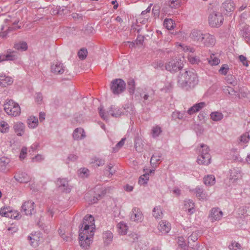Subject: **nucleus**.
Listing matches in <instances>:
<instances>
[{"label":"nucleus","mask_w":250,"mask_h":250,"mask_svg":"<svg viewBox=\"0 0 250 250\" xmlns=\"http://www.w3.org/2000/svg\"><path fill=\"white\" fill-rule=\"evenodd\" d=\"M198 83L197 74L193 70L181 72L178 78V83L182 88L188 90L193 88Z\"/></svg>","instance_id":"nucleus-1"},{"label":"nucleus","mask_w":250,"mask_h":250,"mask_svg":"<svg viewBox=\"0 0 250 250\" xmlns=\"http://www.w3.org/2000/svg\"><path fill=\"white\" fill-rule=\"evenodd\" d=\"M4 110L9 116H19L21 112L19 104L12 100H7L4 104Z\"/></svg>","instance_id":"nucleus-2"},{"label":"nucleus","mask_w":250,"mask_h":250,"mask_svg":"<svg viewBox=\"0 0 250 250\" xmlns=\"http://www.w3.org/2000/svg\"><path fill=\"white\" fill-rule=\"evenodd\" d=\"M95 229V225L94 217L91 215H85L81 224V228L79 231L91 233V232H94Z\"/></svg>","instance_id":"nucleus-3"},{"label":"nucleus","mask_w":250,"mask_h":250,"mask_svg":"<svg viewBox=\"0 0 250 250\" xmlns=\"http://www.w3.org/2000/svg\"><path fill=\"white\" fill-rule=\"evenodd\" d=\"M100 116L104 120H108L107 115L110 114L112 117H118L124 114L122 109H119L118 107L111 106L107 112L103 110V106L101 105L98 108Z\"/></svg>","instance_id":"nucleus-4"},{"label":"nucleus","mask_w":250,"mask_h":250,"mask_svg":"<svg viewBox=\"0 0 250 250\" xmlns=\"http://www.w3.org/2000/svg\"><path fill=\"white\" fill-rule=\"evenodd\" d=\"M202 150L201 154L197 158V162L199 164L208 165L210 163V156L209 154V147L206 145L201 144Z\"/></svg>","instance_id":"nucleus-5"},{"label":"nucleus","mask_w":250,"mask_h":250,"mask_svg":"<svg viewBox=\"0 0 250 250\" xmlns=\"http://www.w3.org/2000/svg\"><path fill=\"white\" fill-rule=\"evenodd\" d=\"M94 232L90 233L79 231V242L81 247L84 249H87L93 241Z\"/></svg>","instance_id":"nucleus-6"},{"label":"nucleus","mask_w":250,"mask_h":250,"mask_svg":"<svg viewBox=\"0 0 250 250\" xmlns=\"http://www.w3.org/2000/svg\"><path fill=\"white\" fill-rule=\"evenodd\" d=\"M125 83L122 79H116L112 81L110 88L114 94L119 95L125 90Z\"/></svg>","instance_id":"nucleus-7"},{"label":"nucleus","mask_w":250,"mask_h":250,"mask_svg":"<svg viewBox=\"0 0 250 250\" xmlns=\"http://www.w3.org/2000/svg\"><path fill=\"white\" fill-rule=\"evenodd\" d=\"M183 63L181 60L176 58L173 59L166 64L165 68L167 71L171 72H175L183 68Z\"/></svg>","instance_id":"nucleus-8"},{"label":"nucleus","mask_w":250,"mask_h":250,"mask_svg":"<svg viewBox=\"0 0 250 250\" xmlns=\"http://www.w3.org/2000/svg\"><path fill=\"white\" fill-rule=\"evenodd\" d=\"M56 186L58 189L62 192L69 193L71 190L68 181L66 178H59L56 181Z\"/></svg>","instance_id":"nucleus-9"},{"label":"nucleus","mask_w":250,"mask_h":250,"mask_svg":"<svg viewBox=\"0 0 250 250\" xmlns=\"http://www.w3.org/2000/svg\"><path fill=\"white\" fill-rule=\"evenodd\" d=\"M243 175V173L240 168L234 167L229 170L228 177L231 182L235 183L241 179Z\"/></svg>","instance_id":"nucleus-10"},{"label":"nucleus","mask_w":250,"mask_h":250,"mask_svg":"<svg viewBox=\"0 0 250 250\" xmlns=\"http://www.w3.org/2000/svg\"><path fill=\"white\" fill-rule=\"evenodd\" d=\"M21 208V211L27 215H31L35 212L34 202L30 200L24 202Z\"/></svg>","instance_id":"nucleus-11"},{"label":"nucleus","mask_w":250,"mask_h":250,"mask_svg":"<svg viewBox=\"0 0 250 250\" xmlns=\"http://www.w3.org/2000/svg\"><path fill=\"white\" fill-rule=\"evenodd\" d=\"M130 218L132 221L141 222L143 220L144 216L141 209L136 207L133 208L130 213Z\"/></svg>","instance_id":"nucleus-12"},{"label":"nucleus","mask_w":250,"mask_h":250,"mask_svg":"<svg viewBox=\"0 0 250 250\" xmlns=\"http://www.w3.org/2000/svg\"><path fill=\"white\" fill-rule=\"evenodd\" d=\"M41 234L39 232H35L31 233L28 236V239L30 241V245L34 248L37 247L41 241Z\"/></svg>","instance_id":"nucleus-13"},{"label":"nucleus","mask_w":250,"mask_h":250,"mask_svg":"<svg viewBox=\"0 0 250 250\" xmlns=\"http://www.w3.org/2000/svg\"><path fill=\"white\" fill-rule=\"evenodd\" d=\"M216 42V40L214 36L208 33H205L204 39L202 40V43L207 47H212Z\"/></svg>","instance_id":"nucleus-14"},{"label":"nucleus","mask_w":250,"mask_h":250,"mask_svg":"<svg viewBox=\"0 0 250 250\" xmlns=\"http://www.w3.org/2000/svg\"><path fill=\"white\" fill-rule=\"evenodd\" d=\"M17 52L8 50L6 54L0 55V62L4 61H14L18 58Z\"/></svg>","instance_id":"nucleus-15"},{"label":"nucleus","mask_w":250,"mask_h":250,"mask_svg":"<svg viewBox=\"0 0 250 250\" xmlns=\"http://www.w3.org/2000/svg\"><path fill=\"white\" fill-rule=\"evenodd\" d=\"M14 178L17 182L21 183H26L30 180V176L27 173L22 171L16 172Z\"/></svg>","instance_id":"nucleus-16"},{"label":"nucleus","mask_w":250,"mask_h":250,"mask_svg":"<svg viewBox=\"0 0 250 250\" xmlns=\"http://www.w3.org/2000/svg\"><path fill=\"white\" fill-rule=\"evenodd\" d=\"M13 129L17 136H22L25 133V125L21 122H17L14 123L13 125Z\"/></svg>","instance_id":"nucleus-17"},{"label":"nucleus","mask_w":250,"mask_h":250,"mask_svg":"<svg viewBox=\"0 0 250 250\" xmlns=\"http://www.w3.org/2000/svg\"><path fill=\"white\" fill-rule=\"evenodd\" d=\"M208 23L211 27H218L220 26L224 21L223 17H209Z\"/></svg>","instance_id":"nucleus-18"},{"label":"nucleus","mask_w":250,"mask_h":250,"mask_svg":"<svg viewBox=\"0 0 250 250\" xmlns=\"http://www.w3.org/2000/svg\"><path fill=\"white\" fill-rule=\"evenodd\" d=\"M223 216V212L218 208H213L210 210L209 218L212 222L220 220Z\"/></svg>","instance_id":"nucleus-19"},{"label":"nucleus","mask_w":250,"mask_h":250,"mask_svg":"<svg viewBox=\"0 0 250 250\" xmlns=\"http://www.w3.org/2000/svg\"><path fill=\"white\" fill-rule=\"evenodd\" d=\"M11 167V165L9 158L5 157L0 158V171L6 172L8 171Z\"/></svg>","instance_id":"nucleus-20"},{"label":"nucleus","mask_w":250,"mask_h":250,"mask_svg":"<svg viewBox=\"0 0 250 250\" xmlns=\"http://www.w3.org/2000/svg\"><path fill=\"white\" fill-rule=\"evenodd\" d=\"M183 209L189 214H193L195 212L194 203L192 200H185Z\"/></svg>","instance_id":"nucleus-21"},{"label":"nucleus","mask_w":250,"mask_h":250,"mask_svg":"<svg viewBox=\"0 0 250 250\" xmlns=\"http://www.w3.org/2000/svg\"><path fill=\"white\" fill-rule=\"evenodd\" d=\"M73 138L76 141L82 140L86 137L84 129L82 127H78L74 129L72 134Z\"/></svg>","instance_id":"nucleus-22"},{"label":"nucleus","mask_w":250,"mask_h":250,"mask_svg":"<svg viewBox=\"0 0 250 250\" xmlns=\"http://www.w3.org/2000/svg\"><path fill=\"white\" fill-rule=\"evenodd\" d=\"M206 106V103L204 102H200L194 104L188 110L187 113L189 115H192L204 108Z\"/></svg>","instance_id":"nucleus-23"},{"label":"nucleus","mask_w":250,"mask_h":250,"mask_svg":"<svg viewBox=\"0 0 250 250\" xmlns=\"http://www.w3.org/2000/svg\"><path fill=\"white\" fill-rule=\"evenodd\" d=\"M221 8L223 11L226 12L225 14H227L234 11L235 9V5L232 1L227 0L223 3Z\"/></svg>","instance_id":"nucleus-24"},{"label":"nucleus","mask_w":250,"mask_h":250,"mask_svg":"<svg viewBox=\"0 0 250 250\" xmlns=\"http://www.w3.org/2000/svg\"><path fill=\"white\" fill-rule=\"evenodd\" d=\"M51 71L55 74H62L64 71L63 64L60 62H55L51 65Z\"/></svg>","instance_id":"nucleus-25"},{"label":"nucleus","mask_w":250,"mask_h":250,"mask_svg":"<svg viewBox=\"0 0 250 250\" xmlns=\"http://www.w3.org/2000/svg\"><path fill=\"white\" fill-rule=\"evenodd\" d=\"M204 35L205 33L200 30H194L190 33V36L193 40L202 42Z\"/></svg>","instance_id":"nucleus-26"},{"label":"nucleus","mask_w":250,"mask_h":250,"mask_svg":"<svg viewBox=\"0 0 250 250\" xmlns=\"http://www.w3.org/2000/svg\"><path fill=\"white\" fill-rule=\"evenodd\" d=\"M170 224L166 221H161L158 226V229L163 234L168 233L170 230Z\"/></svg>","instance_id":"nucleus-27"},{"label":"nucleus","mask_w":250,"mask_h":250,"mask_svg":"<svg viewBox=\"0 0 250 250\" xmlns=\"http://www.w3.org/2000/svg\"><path fill=\"white\" fill-rule=\"evenodd\" d=\"M28 127L30 129H35L39 125V119L37 117L30 116L27 119Z\"/></svg>","instance_id":"nucleus-28"},{"label":"nucleus","mask_w":250,"mask_h":250,"mask_svg":"<svg viewBox=\"0 0 250 250\" xmlns=\"http://www.w3.org/2000/svg\"><path fill=\"white\" fill-rule=\"evenodd\" d=\"M13 82L12 78L2 74H0V86L5 87L12 84Z\"/></svg>","instance_id":"nucleus-29"},{"label":"nucleus","mask_w":250,"mask_h":250,"mask_svg":"<svg viewBox=\"0 0 250 250\" xmlns=\"http://www.w3.org/2000/svg\"><path fill=\"white\" fill-rule=\"evenodd\" d=\"M194 192L199 200H206L208 198L207 193L202 188L197 187L194 189Z\"/></svg>","instance_id":"nucleus-30"},{"label":"nucleus","mask_w":250,"mask_h":250,"mask_svg":"<svg viewBox=\"0 0 250 250\" xmlns=\"http://www.w3.org/2000/svg\"><path fill=\"white\" fill-rule=\"evenodd\" d=\"M9 19H5V21L6 22L8 21L10 22L9 25H11L12 28L16 29H19L21 27V23H20V25H17V24L19 22V20L17 19V17H8Z\"/></svg>","instance_id":"nucleus-31"},{"label":"nucleus","mask_w":250,"mask_h":250,"mask_svg":"<svg viewBox=\"0 0 250 250\" xmlns=\"http://www.w3.org/2000/svg\"><path fill=\"white\" fill-rule=\"evenodd\" d=\"M134 145L136 150L139 152H141L143 150L144 144L141 137L136 136L134 140Z\"/></svg>","instance_id":"nucleus-32"},{"label":"nucleus","mask_w":250,"mask_h":250,"mask_svg":"<svg viewBox=\"0 0 250 250\" xmlns=\"http://www.w3.org/2000/svg\"><path fill=\"white\" fill-rule=\"evenodd\" d=\"M118 231L121 235L126 234L128 227L127 224L123 221L120 222L117 226Z\"/></svg>","instance_id":"nucleus-33"},{"label":"nucleus","mask_w":250,"mask_h":250,"mask_svg":"<svg viewBox=\"0 0 250 250\" xmlns=\"http://www.w3.org/2000/svg\"><path fill=\"white\" fill-rule=\"evenodd\" d=\"M210 119L214 122H218L222 120L224 118L223 113L219 111H213L210 114Z\"/></svg>","instance_id":"nucleus-34"},{"label":"nucleus","mask_w":250,"mask_h":250,"mask_svg":"<svg viewBox=\"0 0 250 250\" xmlns=\"http://www.w3.org/2000/svg\"><path fill=\"white\" fill-rule=\"evenodd\" d=\"M105 159L101 157H94L92 158L91 163L96 167H101L105 164Z\"/></svg>","instance_id":"nucleus-35"},{"label":"nucleus","mask_w":250,"mask_h":250,"mask_svg":"<svg viewBox=\"0 0 250 250\" xmlns=\"http://www.w3.org/2000/svg\"><path fill=\"white\" fill-rule=\"evenodd\" d=\"M204 183L207 186H212L215 183V178L213 175H208L204 178Z\"/></svg>","instance_id":"nucleus-36"},{"label":"nucleus","mask_w":250,"mask_h":250,"mask_svg":"<svg viewBox=\"0 0 250 250\" xmlns=\"http://www.w3.org/2000/svg\"><path fill=\"white\" fill-rule=\"evenodd\" d=\"M113 234L110 231H106L103 233V239L105 245L109 244L113 240Z\"/></svg>","instance_id":"nucleus-37"},{"label":"nucleus","mask_w":250,"mask_h":250,"mask_svg":"<svg viewBox=\"0 0 250 250\" xmlns=\"http://www.w3.org/2000/svg\"><path fill=\"white\" fill-rule=\"evenodd\" d=\"M15 49L20 51H25L28 49V45L25 42H20L14 44Z\"/></svg>","instance_id":"nucleus-38"},{"label":"nucleus","mask_w":250,"mask_h":250,"mask_svg":"<svg viewBox=\"0 0 250 250\" xmlns=\"http://www.w3.org/2000/svg\"><path fill=\"white\" fill-rule=\"evenodd\" d=\"M122 111L124 113V114L126 115L133 114L134 107L131 104H125L124 108L122 109Z\"/></svg>","instance_id":"nucleus-39"},{"label":"nucleus","mask_w":250,"mask_h":250,"mask_svg":"<svg viewBox=\"0 0 250 250\" xmlns=\"http://www.w3.org/2000/svg\"><path fill=\"white\" fill-rule=\"evenodd\" d=\"M141 97L143 99V104L145 105L149 104L153 100V96L149 95L148 93L145 94L144 95L141 94Z\"/></svg>","instance_id":"nucleus-40"},{"label":"nucleus","mask_w":250,"mask_h":250,"mask_svg":"<svg viewBox=\"0 0 250 250\" xmlns=\"http://www.w3.org/2000/svg\"><path fill=\"white\" fill-rule=\"evenodd\" d=\"M223 92L226 95H229L231 96H234L236 95V92L234 89L230 86H224L222 87Z\"/></svg>","instance_id":"nucleus-41"},{"label":"nucleus","mask_w":250,"mask_h":250,"mask_svg":"<svg viewBox=\"0 0 250 250\" xmlns=\"http://www.w3.org/2000/svg\"><path fill=\"white\" fill-rule=\"evenodd\" d=\"M79 177L82 178L87 177L89 175V170L85 167L80 168L77 172Z\"/></svg>","instance_id":"nucleus-42"},{"label":"nucleus","mask_w":250,"mask_h":250,"mask_svg":"<svg viewBox=\"0 0 250 250\" xmlns=\"http://www.w3.org/2000/svg\"><path fill=\"white\" fill-rule=\"evenodd\" d=\"M153 216L156 219H161L163 216L162 208L160 206H157L153 208Z\"/></svg>","instance_id":"nucleus-43"},{"label":"nucleus","mask_w":250,"mask_h":250,"mask_svg":"<svg viewBox=\"0 0 250 250\" xmlns=\"http://www.w3.org/2000/svg\"><path fill=\"white\" fill-rule=\"evenodd\" d=\"M9 125L8 124L4 121H0V132L2 133H6L9 131Z\"/></svg>","instance_id":"nucleus-44"},{"label":"nucleus","mask_w":250,"mask_h":250,"mask_svg":"<svg viewBox=\"0 0 250 250\" xmlns=\"http://www.w3.org/2000/svg\"><path fill=\"white\" fill-rule=\"evenodd\" d=\"M162 157V154L160 152L155 153L152 155L150 159V163L152 165H155L160 161Z\"/></svg>","instance_id":"nucleus-45"},{"label":"nucleus","mask_w":250,"mask_h":250,"mask_svg":"<svg viewBox=\"0 0 250 250\" xmlns=\"http://www.w3.org/2000/svg\"><path fill=\"white\" fill-rule=\"evenodd\" d=\"M249 26L246 25L244 27L245 30H243L242 32V36L248 43L250 42V34L249 32Z\"/></svg>","instance_id":"nucleus-46"},{"label":"nucleus","mask_w":250,"mask_h":250,"mask_svg":"<svg viewBox=\"0 0 250 250\" xmlns=\"http://www.w3.org/2000/svg\"><path fill=\"white\" fill-rule=\"evenodd\" d=\"M225 81L228 83L233 86L237 84V81L235 77L231 74L227 75L225 78Z\"/></svg>","instance_id":"nucleus-47"},{"label":"nucleus","mask_w":250,"mask_h":250,"mask_svg":"<svg viewBox=\"0 0 250 250\" xmlns=\"http://www.w3.org/2000/svg\"><path fill=\"white\" fill-rule=\"evenodd\" d=\"M174 22L171 19H166L164 21V26L168 30H171L174 28Z\"/></svg>","instance_id":"nucleus-48"},{"label":"nucleus","mask_w":250,"mask_h":250,"mask_svg":"<svg viewBox=\"0 0 250 250\" xmlns=\"http://www.w3.org/2000/svg\"><path fill=\"white\" fill-rule=\"evenodd\" d=\"M12 212L7 208H0V215L6 217H12Z\"/></svg>","instance_id":"nucleus-49"},{"label":"nucleus","mask_w":250,"mask_h":250,"mask_svg":"<svg viewBox=\"0 0 250 250\" xmlns=\"http://www.w3.org/2000/svg\"><path fill=\"white\" fill-rule=\"evenodd\" d=\"M185 112H180L178 111H174L172 114V118L174 120L183 119L185 117Z\"/></svg>","instance_id":"nucleus-50"},{"label":"nucleus","mask_w":250,"mask_h":250,"mask_svg":"<svg viewBox=\"0 0 250 250\" xmlns=\"http://www.w3.org/2000/svg\"><path fill=\"white\" fill-rule=\"evenodd\" d=\"M208 62L211 65H216L219 63L220 60L218 58L215 57L213 54H212L208 59Z\"/></svg>","instance_id":"nucleus-51"},{"label":"nucleus","mask_w":250,"mask_h":250,"mask_svg":"<svg viewBox=\"0 0 250 250\" xmlns=\"http://www.w3.org/2000/svg\"><path fill=\"white\" fill-rule=\"evenodd\" d=\"M162 132L161 128L158 125L154 126L152 128V135L153 138H156Z\"/></svg>","instance_id":"nucleus-52"},{"label":"nucleus","mask_w":250,"mask_h":250,"mask_svg":"<svg viewBox=\"0 0 250 250\" xmlns=\"http://www.w3.org/2000/svg\"><path fill=\"white\" fill-rule=\"evenodd\" d=\"M181 1L180 0H170L169 1V6L172 9H176L180 6Z\"/></svg>","instance_id":"nucleus-53"},{"label":"nucleus","mask_w":250,"mask_h":250,"mask_svg":"<svg viewBox=\"0 0 250 250\" xmlns=\"http://www.w3.org/2000/svg\"><path fill=\"white\" fill-rule=\"evenodd\" d=\"M149 179V174L145 173L141 176L139 179V184L141 185L146 184Z\"/></svg>","instance_id":"nucleus-54"},{"label":"nucleus","mask_w":250,"mask_h":250,"mask_svg":"<svg viewBox=\"0 0 250 250\" xmlns=\"http://www.w3.org/2000/svg\"><path fill=\"white\" fill-rule=\"evenodd\" d=\"M229 70V66L227 64L222 65L220 68L218 70L219 73L223 75H226Z\"/></svg>","instance_id":"nucleus-55"},{"label":"nucleus","mask_w":250,"mask_h":250,"mask_svg":"<svg viewBox=\"0 0 250 250\" xmlns=\"http://www.w3.org/2000/svg\"><path fill=\"white\" fill-rule=\"evenodd\" d=\"M128 88L129 93L133 94L135 89V82L134 80L131 79L128 82Z\"/></svg>","instance_id":"nucleus-56"},{"label":"nucleus","mask_w":250,"mask_h":250,"mask_svg":"<svg viewBox=\"0 0 250 250\" xmlns=\"http://www.w3.org/2000/svg\"><path fill=\"white\" fill-rule=\"evenodd\" d=\"M113 165L111 163L108 164L104 170L109 172L108 177H110L112 176L114 174H115L116 172V170L113 169Z\"/></svg>","instance_id":"nucleus-57"},{"label":"nucleus","mask_w":250,"mask_h":250,"mask_svg":"<svg viewBox=\"0 0 250 250\" xmlns=\"http://www.w3.org/2000/svg\"><path fill=\"white\" fill-rule=\"evenodd\" d=\"M229 250H242L241 245L237 242H234L229 246Z\"/></svg>","instance_id":"nucleus-58"},{"label":"nucleus","mask_w":250,"mask_h":250,"mask_svg":"<svg viewBox=\"0 0 250 250\" xmlns=\"http://www.w3.org/2000/svg\"><path fill=\"white\" fill-rule=\"evenodd\" d=\"M79 58L81 60H84L87 55V51L86 49L82 48L78 53Z\"/></svg>","instance_id":"nucleus-59"},{"label":"nucleus","mask_w":250,"mask_h":250,"mask_svg":"<svg viewBox=\"0 0 250 250\" xmlns=\"http://www.w3.org/2000/svg\"><path fill=\"white\" fill-rule=\"evenodd\" d=\"M179 46L181 47V48L185 52H194L195 51V49L189 46L185 45L184 44H179Z\"/></svg>","instance_id":"nucleus-60"},{"label":"nucleus","mask_w":250,"mask_h":250,"mask_svg":"<svg viewBox=\"0 0 250 250\" xmlns=\"http://www.w3.org/2000/svg\"><path fill=\"white\" fill-rule=\"evenodd\" d=\"M58 231H59V233L60 235V236L65 241H69L71 240V237L70 235L66 236L65 234L64 231L62 230L61 229H59Z\"/></svg>","instance_id":"nucleus-61"},{"label":"nucleus","mask_w":250,"mask_h":250,"mask_svg":"<svg viewBox=\"0 0 250 250\" xmlns=\"http://www.w3.org/2000/svg\"><path fill=\"white\" fill-rule=\"evenodd\" d=\"M198 238V232H193L188 237V242L190 241L195 242Z\"/></svg>","instance_id":"nucleus-62"},{"label":"nucleus","mask_w":250,"mask_h":250,"mask_svg":"<svg viewBox=\"0 0 250 250\" xmlns=\"http://www.w3.org/2000/svg\"><path fill=\"white\" fill-rule=\"evenodd\" d=\"M177 242L178 245L182 248H185L186 247L185 239L183 236L178 237L177 238Z\"/></svg>","instance_id":"nucleus-63"},{"label":"nucleus","mask_w":250,"mask_h":250,"mask_svg":"<svg viewBox=\"0 0 250 250\" xmlns=\"http://www.w3.org/2000/svg\"><path fill=\"white\" fill-rule=\"evenodd\" d=\"M250 140V135L249 133H245L243 134L240 138V141L243 143H247Z\"/></svg>","instance_id":"nucleus-64"}]
</instances>
